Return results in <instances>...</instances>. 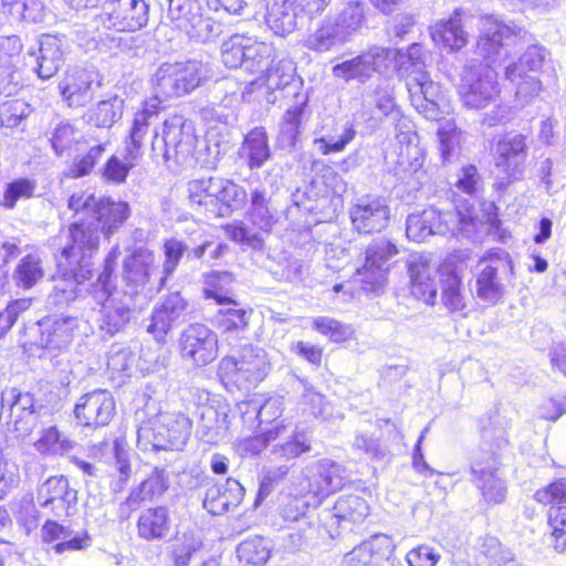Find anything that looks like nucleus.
Segmentation results:
<instances>
[{"label":"nucleus","mask_w":566,"mask_h":566,"mask_svg":"<svg viewBox=\"0 0 566 566\" xmlns=\"http://www.w3.org/2000/svg\"><path fill=\"white\" fill-rule=\"evenodd\" d=\"M390 57L391 53L387 48L374 45L355 57L335 64L332 73L345 82L357 80L364 84L375 73L387 72L390 69Z\"/></svg>","instance_id":"nucleus-12"},{"label":"nucleus","mask_w":566,"mask_h":566,"mask_svg":"<svg viewBox=\"0 0 566 566\" xmlns=\"http://www.w3.org/2000/svg\"><path fill=\"white\" fill-rule=\"evenodd\" d=\"M390 66L395 64L399 76L406 80L410 99L415 108L431 118L437 114V101L440 95V85L430 80L426 67V52L420 43H412L407 51L392 50Z\"/></svg>","instance_id":"nucleus-2"},{"label":"nucleus","mask_w":566,"mask_h":566,"mask_svg":"<svg viewBox=\"0 0 566 566\" xmlns=\"http://www.w3.org/2000/svg\"><path fill=\"white\" fill-rule=\"evenodd\" d=\"M269 29L276 35L285 36L304 25L297 0H270L264 15Z\"/></svg>","instance_id":"nucleus-24"},{"label":"nucleus","mask_w":566,"mask_h":566,"mask_svg":"<svg viewBox=\"0 0 566 566\" xmlns=\"http://www.w3.org/2000/svg\"><path fill=\"white\" fill-rule=\"evenodd\" d=\"M368 501L357 494L339 496L332 507L329 522L325 525L332 538L344 532H355L364 526L370 516Z\"/></svg>","instance_id":"nucleus-13"},{"label":"nucleus","mask_w":566,"mask_h":566,"mask_svg":"<svg viewBox=\"0 0 566 566\" xmlns=\"http://www.w3.org/2000/svg\"><path fill=\"white\" fill-rule=\"evenodd\" d=\"M549 59V52L545 46L530 45L520 56L518 62H513L505 67V78L516 86V96L523 99L539 93L542 83L535 75L542 71Z\"/></svg>","instance_id":"nucleus-9"},{"label":"nucleus","mask_w":566,"mask_h":566,"mask_svg":"<svg viewBox=\"0 0 566 566\" xmlns=\"http://www.w3.org/2000/svg\"><path fill=\"white\" fill-rule=\"evenodd\" d=\"M247 43H249V38L240 34H234L229 40L224 41L221 46L223 64L230 69H243Z\"/></svg>","instance_id":"nucleus-52"},{"label":"nucleus","mask_w":566,"mask_h":566,"mask_svg":"<svg viewBox=\"0 0 566 566\" xmlns=\"http://www.w3.org/2000/svg\"><path fill=\"white\" fill-rule=\"evenodd\" d=\"M14 274L20 283H38L44 276L40 258L33 254L22 258Z\"/></svg>","instance_id":"nucleus-61"},{"label":"nucleus","mask_w":566,"mask_h":566,"mask_svg":"<svg viewBox=\"0 0 566 566\" xmlns=\"http://www.w3.org/2000/svg\"><path fill=\"white\" fill-rule=\"evenodd\" d=\"M527 156V136L509 133L497 140L494 163L500 186L506 187L523 178Z\"/></svg>","instance_id":"nucleus-11"},{"label":"nucleus","mask_w":566,"mask_h":566,"mask_svg":"<svg viewBox=\"0 0 566 566\" xmlns=\"http://www.w3.org/2000/svg\"><path fill=\"white\" fill-rule=\"evenodd\" d=\"M209 76L207 65L197 60L164 63L154 75L155 101L191 93Z\"/></svg>","instance_id":"nucleus-5"},{"label":"nucleus","mask_w":566,"mask_h":566,"mask_svg":"<svg viewBox=\"0 0 566 566\" xmlns=\"http://www.w3.org/2000/svg\"><path fill=\"white\" fill-rule=\"evenodd\" d=\"M224 232L229 239L247 245L254 250H260L263 247V238L261 233H252L251 230L242 221H233L224 227Z\"/></svg>","instance_id":"nucleus-58"},{"label":"nucleus","mask_w":566,"mask_h":566,"mask_svg":"<svg viewBox=\"0 0 566 566\" xmlns=\"http://www.w3.org/2000/svg\"><path fill=\"white\" fill-rule=\"evenodd\" d=\"M202 543L192 531L176 532L168 545V557L172 566H189Z\"/></svg>","instance_id":"nucleus-38"},{"label":"nucleus","mask_w":566,"mask_h":566,"mask_svg":"<svg viewBox=\"0 0 566 566\" xmlns=\"http://www.w3.org/2000/svg\"><path fill=\"white\" fill-rule=\"evenodd\" d=\"M148 21V4L145 0H104L98 14L94 17L96 31L114 30L133 32Z\"/></svg>","instance_id":"nucleus-8"},{"label":"nucleus","mask_w":566,"mask_h":566,"mask_svg":"<svg viewBox=\"0 0 566 566\" xmlns=\"http://www.w3.org/2000/svg\"><path fill=\"white\" fill-rule=\"evenodd\" d=\"M180 353L195 366H207L218 356V339L206 325L192 324L181 333Z\"/></svg>","instance_id":"nucleus-20"},{"label":"nucleus","mask_w":566,"mask_h":566,"mask_svg":"<svg viewBox=\"0 0 566 566\" xmlns=\"http://www.w3.org/2000/svg\"><path fill=\"white\" fill-rule=\"evenodd\" d=\"M251 311L245 308L219 310L217 314V327L221 333H234L244 329L249 324Z\"/></svg>","instance_id":"nucleus-53"},{"label":"nucleus","mask_w":566,"mask_h":566,"mask_svg":"<svg viewBox=\"0 0 566 566\" xmlns=\"http://www.w3.org/2000/svg\"><path fill=\"white\" fill-rule=\"evenodd\" d=\"M188 306V302L180 293L177 292L167 295L163 302L154 308L150 323L147 327L148 333L151 334L157 342H165L166 336L174 326L187 319Z\"/></svg>","instance_id":"nucleus-22"},{"label":"nucleus","mask_w":566,"mask_h":566,"mask_svg":"<svg viewBox=\"0 0 566 566\" xmlns=\"http://www.w3.org/2000/svg\"><path fill=\"white\" fill-rule=\"evenodd\" d=\"M470 258L468 250H459L448 255L438 266L429 254L413 253L405 262L410 283L433 282L439 276V283H461L464 262Z\"/></svg>","instance_id":"nucleus-7"},{"label":"nucleus","mask_w":566,"mask_h":566,"mask_svg":"<svg viewBox=\"0 0 566 566\" xmlns=\"http://www.w3.org/2000/svg\"><path fill=\"white\" fill-rule=\"evenodd\" d=\"M348 42L363 29L366 22V4L361 0H347L342 3L332 20Z\"/></svg>","instance_id":"nucleus-37"},{"label":"nucleus","mask_w":566,"mask_h":566,"mask_svg":"<svg viewBox=\"0 0 566 566\" xmlns=\"http://www.w3.org/2000/svg\"><path fill=\"white\" fill-rule=\"evenodd\" d=\"M248 193L245 189L231 179L219 177L216 193L213 216L216 218H228L234 211L241 210L247 203Z\"/></svg>","instance_id":"nucleus-34"},{"label":"nucleus","mask_w":566,"mask_h":566,"mask_svg":"<svg viewBox=\"0 0 566 566\" xmlns=\"http://www.w3.org/2000/svg\"><path fill=\"white\" fill-rule=\"evenodd\" d=\"M187 250V245L177 239L166 240L164 244L165 262L163 275L158 279L159 283H165L169 275L176 270L180 259Z\"/></svg>","instance_id":"nucleus-62"},{"label":"nucleus","mask_w":566,"mask_h":566,"mask_svg":"<svg viewBox=\"0 0 566 566\" xmlns=\"http://www.w3.org/2000/svg\"><path fill=\"white\" fill-rule=\"evenodd\" d=\"M94 73L85 69L69 71L60 82L59 88L70 107L85 106L93 99Z\"/></svg>","instance_id":"nucleus-29"},{"label":"nucleus","mask_w":566,"mask_h":566,"mask_svg":"<svg viewBox=\"0 0 566 566\" xmlns=\"http://www.w3.org/2000/svg\"><path fill=\"white\" fill-rule=\"evenodd\" d=\"M103 293L106 294L102 303L105 312L104 324L109 333H117L128 324L138 308L137 292L111 285L109 289H104Z\"/></svg>","instance_id":"nucleus-21"},{"label":"nucleus","mask_w":566,"mask_h":566,"mask_svg":"<svg viewBox=\"0 0 566 566\" xmlns=\"http://www.w3.org/2000/svg\"><path fill=\"white\" fill-rule=\"evenodd\" d=\"M396 166L402 172L417 171L424 161V151L419 146V137L415 132H400L396 136Z\"/></svg>","instance_id":"nucleus-35"},{"label":"nucleus","mask_w":566,"mask_h":566,"mask_svg":"<svg viewBox=\"0 0 566 566\" xmlns=\"http://www.w3.org/2000/svg\"><path fill=\"white\" fill-rule=\"evenodd\" d=\"M353 228L364 234L380 232L387 228L390 207L384 197L365 196L357 199L349 210Z\"/></svg>","instance_id":"nucleus-19"},{"label":"nucleus","mask_w":566,"mask_h":566,"mask_svg":"<svg viewBox=\"0 0 566 566\" xmlns=\"http://www.w3.org/2000/svg\"><path fill=\"white\" fill-rule=\"evenodd\" d=\"M85 136L71 123H59L50 137L51 146L56 156H63L73 146H80Z\"/></svg>","instance_id":"nucleus-45"},{"label":"nucleus","mask_w":566,"mask_h":566,"mask_svg":"<svg viewBox=\"0 0 566 566\" xmlns=\"http://www.w3.org/2000/svg\"><path fill=\"white\" fill-rule=\"evenodd\" d=\"M312 327L319 335L326 337L331 343L343 344L353 339L355 329L352 325L345 324L334 317L317 316L312 319Z\"/></svg>","instance_id":"nucleus-44"},{"label":"nucleus","mask_w":566,"mask_h":566,"mask_svg":"<svg viewBox=\"0 0 566 566\" xmlns=\"http://www.w3.org/2000/svg\"><path fill=\"white\" fill-rule=\"evenodd\" d=\"M522 29L515 24H506L493 17L481 19V34L476 42V51L484 59L495 61L502 51L514 45Z\"/></svg>","instance_id":"nucleus-16"},{"label":"nucleus","mask_w":566,"mask_h":566,"mask_svg":"<svg viewBox=\"0 0 566 566\" xmlns=\"http://www.w3.org/2000/svg\"><path fill=\"white\" fill-rule=\"evenodd\" d=\"M476 488L480 492V503L485 509H492L506 501L507 488L505 482L494 472L483 471L476 479Z\"/></svg>","instance_id":"nucleus-41"},{"label":"nucleus","mask_w":566,"mask_h":566,"mask_svg":"<svg viewBox=\"0 0 566 566\" xmlns=\"http://www.w3.org/2000/svg\"><path fill=\"white\" fill-rule=\"evenodd\" d=\"M269 370L265 358L252 349H244L239 357L226 356L218 367V377L228 391L255 388Z\"/></svg>","instance_id":"nucleus-6"},{"label":"nucleus","mask_w":566,"mask_h":566,"mask_svg":"<svg viewBox=\"0 0 566 566\" xmlns=\"http://www.w3.org/2000/svg\"><path fill=\"white\" fill-rule=\"evenodd\" d=\"M250 208L247 211L248 221L262 232H270L274 223V218L269 210L266 191L258 187L252 190Z\"/></svg>","instance_id":"nucleus-42"},{"label":"nucleus","mask_w":566,"mask_h":566,"mask_svg":"<svg viewBox=\"0 0 566 566\" xmlns=\"http://www.w3.org/2000/svg\"><path fill=\"white\" fill-rule=\"evenodd\" d=\"M244 497V488L233 479L228 478L223 484H213L208 488L203 507L211 515H222L223 513L238 507Z\"/></svg>","instance_id":"nucleus-27"},{"label":"nucleus","mask_w":566,"mask_h":566,"mask_svg":"<svg viewBox=\"0 0 566 566\" xmlns=\"http://www.w3.org/2000/svg\"><path fill=\"white\" fill-rule=\"evenodd\" d=\"M98 203L99 198H96L93 192L78 190L69 198L67 207L74 212V216H78L80 220H84L85 217L94 218Z\"/></svg>","instance_id":"nucleus-57"},{"label":"nucleus","mask_w":566,"mask_h":566,"mask_svg":"<svg viewBox=\"0 0 566 566\" xmlns=\"http://www.w3.org/2000/svg\"><path fill=\"white\" fill-rule=\"evenodd\" d=\"M265 84L269 90H281L294 78L295 66L291 60H280L265 70Z\"/></svg>","instance_id":"nucleus-51"},{"label":"nucleus","mask_w":566,"mask_h":566,"mask_svg":"<svg viewBox=\"0 0 566 566\" xmlns=\"http://www.w3.org/2000/svg\"><path fill=\"white\" fill-rule=\"evenodd\" d=\"M130 216L129 205L111 198H99L98 208L91 221L73 222L65 235V243L56 255L57 268L63 281L83 283L85 277L75 274L77 264L84 256L98 249L101 233L109 238Z\"/></svg>","instance_id":"nucleus-1"},{"label":"nucleus","mask_w":566,"mask_h":566,"mask_svg":"<svg viewBox=\"0 0 566 566\" xmlns=\"http://www.w3.org/2000/svg\"><path fill=\"white\" fill-rule=\"evenodd\" d=\"M82 144L86 145V150L73 158L66 172L70 178L88 176L111 146L112 137L108 132L104 135L87 134Z\"/></svg>","instance_id":"nucleus-28"},{"label":"nucleus","mask_w":566,"mask_h":566,"mask_svg":"<svg viewBox=\"0 0 566 566\" xmlns=\"http://www.w3.org/2000/svg\"><path fill=\"white\" fill-rule=\"evenodd\" d=\"M123 99L114 96L109 99L101 101L90 112L88 122L97 127H112L118 120L123 113Z\"/></svg>","instance_id":"nucleus-49"},{"label":"nucleus","mask_w":566,"mask_h":566,"mask_svg":"<svg viewBox=\"0 0 566 566\" xmlns=\"http://www.w3.org/2000/svg\"><path fill=\"white\" fill-rule=\"evenodd\" d=\"M64 43L62 39L52 35H44L40 40L39 52L30 53L35 64L34 71L42 80L54 76L64 62Z\"/></svg>","instance_id":"nucleus-30"},{"label":"nucleus","mask_w":566,"mask_h":566,"mask_svg":"<svg viewBox=\"0 0 566 566\" xmlns=\"http://www.w3.org/2000/svg\"><path fill=\"white\" fill-rule=\"evenodd\" d=\"M461 10L455 9L448 20H441L430 28L432 41L451 51H459L468 43L469 34L463 29Z\"/></svg>","instance_id":"nucleus-31"},{"label":"nucleus","mask_w":566,"mask_h":566,"mask_svg":"<svg viewBox=\"0 0 566 566\" xmlns=\"http://www.w3.org/2000/svg\"><path fill=\"white\" fill-rule=\"evenodd\" d=\"M36 500L49 515L56 518H66L77 512V491L64 475L48 478L38 489Z\"/></svg>","instance_id":"nucleus-14"},{"label":"nucleus","mask_w":566,"mask_h":566,"mask_svg":"<svg viewBox=\"0 0 566 566\" xmlns=\"http://www.w3.org/2000/svg\"><path fill=\"white\" fill-rule=\"evenodd\" d=\"M133 168L119 156L112 155L102 168L103 178L114 185L124 184Z\"/></svg>","instance_id":"nucleus-64"},{"label":"nucleus","mask_w":566,"mask_h":566,"mask_svg":"<svg viewBox=\"0 0 566 566\" xmlns=\"http://www.w3.org/2000/svg\"><path fill=\"white\" fill-rule=\"evenodd\" d=\"M157 147L164 149L166 160L174 159L180 166L191 160L195 137L191 126L181 115H174L164 122L161 136L155 132L151 148L156 150Z\"/></svg>","instance_id":"nucleus-10"},{"label":"nucleus","mask_w":566,"mask_h":566,"mask_svg":"<svg viewBox=\"0 0 566 566\" xmlns=\"http://www.w3.org/2000/svg\"><path fill=\"white\" fill-rule=\"evenodd\" d=\"M542 506L566 505V478H557L537 489L533 495Z\"/></svg>","instance_id":"nucleus-50"},{"label":"nucleus","mask_w":566,"mask_h":566,"mask_svg":"<svg viewBox=\"0 0 566 566\" xmlns=\"http://www.w3.org/2000/svg\"><path fill=\"white\" fill-rule=\"evenodd\" d=\"M356 130L353 123L344 126L343 133L337 139L321 137L314 140L317 150L323 155L343 151L346 146L355 138Z\"/></svg>","instance_id":"nucleus-59"},{"label":"nucleus","mask_w":566,"mask_h":566,"mask_svg":"<svg viewBox=\"0 0 566 566\" xmlns=\"http://www.w3.org/2000/svg\"><path fill=\"white\" fill-rule=\"evenodd\" d=\"M482 226L472 208L465 211L448 210L439 211L430 207L421 212H415L408 216L406 221V235L415 242H422L430 235H462L473 238Z\"/></svg>","instance_id":"nucleus-3"},{"label":"nucleus","mask_w":566,"mask_h":566,"mask_svg":"<svg viewBox=\"0 0 566 566\" xmlns=\"http://www.w3.org/2000/svg\"><path fill=\"white\" fill-rule=\"evenodd\" d=\"M34 190L35 184L28 178L13 180L6 188L2 205L11 209L15 206L17 201L31 198Z\"/></svg>","instance_id":"nucleus-60"},{"label":"nucleus","mask_w":566,"mask_h":566,"mask_svg":"<svg viewBox=\"0 0 566 566\" xmlns=\"http://www.w3.org/2000/svg\"><path fill=\"white\" fill-rule=\"evenodd\" d=\"M154 262V254L147 250L136 251L132 256L125 261V271L127 272V283H139L143 280H156L153 277L151 263Z\"/></svg>","instance_id":"nucleus-48"},{"label":"nucleus","mask_w":566,"mask_h":566,"mask_svg":"<svg viewBox=\"0 0 566 566\" xmlns=\"http://www.w3.org/2000/svg\"><path fill=\"white\" fill-rule=\"evenodd\" d=\"M31 112L30 105L22 99L7 101L0 105V122L6 128L18 127Z\"/></svg>","instance_id":"nucleus-55"},{"label":"nucleus","mask_w":566,"mask_h":566,"mask_svg":"<svg viewBox=\"0 0 566 566\" xmlns=\"http://www.w3.org/2000/svg\"><path fill=\"white\" fill-rule=\"evenodd\" d=\"M35 401L30 392H22L15 387L7 388L1 395V417H7V424L18 436L32 432Z\"/></svg>","instance_id":"nucleus-18"},{"label":"nucleus","mask_w":566,"mask_h":566,"mask_svg":"<svg viewBox=\"0 0 566 566\" xmlns=\"http://www.w3.org/2000/svg\"><path fill=\"white\" fill-rule=\"evenodd\" d=\"M40 345L43 348L60 349L71 343L74 336L75 318L46 316L39 321Z\"/></svg>","instance_id":"nucleus-32"},{"label":"nucleus","mask_w":566,"mask_h":566,"mask_svg":"<svg viewBox=\"0 0 566 566\" xmlns=\"http://www.w3.org/2000/svg\"><path fill=\"white\" fill-rule=\"evenodd\" d=\"M348 43L332 19L321 21L317 28L304 39V46L317 53L337 50Z\"/></svg>","instance_id":"nucleus-36"},{"label":"nucleus","mask_w":566,"mask_h":566,"mask_svg":"<svg viewBox=\"0 0 566 566\" xmlns=\"http://www.w3.org/2000/svg\"><path fill=\"white\" fill-rule=\"evenodd\" d=\"M172 515L168 506L156 505L143 510L136 520L137 536L146 542L165 539L172 528Z\"/></svg>","instance_id":"nucleus-25"},{"label":"nucleus","mask_w":566,"mask_h":566,"mask_svg":"<svg viewBox=\"0 0 566 566\" xmlns=\"http://www.w3.org/2000/svg\"><path fill=\"white\" fill-rule=\"evenodd\" d=\"M394 553L391 539L377 534L355 546L343 558V566H385Z\"/></svg>","instance_id":"nucleus-23"},{"label":"nucleus","mask_w":566,"mask_h":566,"mask_svg":"<svg viewBox=\"0 0 566 566\" xmlns=\"http://www.w3.org/2000/svg\"><path fill=\"white\" fill-rule=\"evenodd\" d=\"M458 95L462 105L469 109H483L494 105L496 109L485 114L483 119L490 127L506 118L505 111L496 103L500 97L497 74L488 65H467L458 84Z\"/></svg>","instance_id":"nucleus-4"},{"label":"nucleus","mask_w":566,"mask_h":566,"mask_svg":"<svg viewBox=\"0 0 566 566\" xmlns=\"http://www.w3.org/2000/svg\"><path fill=\"white\" fill-rule=\"evenodd\" d=\"M440 153L443 161H448L453 154L455 146L460 143L461 132L451 122L442 123L438 128Z\"/></svg>","instance_id":"nucleus-63"},{"label":"nucleus","mask_w":566,"mask_h":566,"mask_svg":"<svg viewBox=\"0 0 566 566\" xmlns=\"http://www.w3.org/2000/svg\"><path fill=\"white\" fill-rule=\"evenodd\" d=\"M116 405L107 390H93L84 394L74 406L77 423L85 428L107 426L115 416Z\"/></svg>","instance_id":"nucleus-17"},{"label":"nucleus","mask_w":566,"mask_h":566,"mask_svg":"<svg viewBox=\"0 0 566 566\" xmlns=\"http://www.w3.org/2000/svg\"><path fill=\"white\" fill-rule=\"evenodd\" d=\"M237 555L240 563L245 566H260L270 558V549L263 537L254 536L238 545Z\"/></svg>","instance_id":"nucleus-46"},{"label":"nucleus","mask_w":566,"mask_h":566,"mask_svg":"<svg viewBox=\"0 0 566 566\" xmlns=\"http://www.w3.org/2000/svg\"><path fill=\"white\" fill-rule=\"evenodd\" d=\"M70 533L66 526L55 520H46L41 527L42 542L46 544L55 543L53 549L56 554H63L69 551H83L91 545L92 537L87 531H82L71 539L60 541L69 536Z\"/></svg>","instance_id":"nucleus-33"},{"label":"nucleus","mask_w":566,"mask_h":566,"mask_svg":"<svg viewBox=\"0 0 566 566\" xmlns=\"http://www.w3.org/2000/svg\"><path fill=\"white\" fill-rule=\"evenodd\" d=\"M169 489V474L163 468H154L151 472L125 497L123 505L128 511H136L144 503L153 502L161 497Z\"/></svg>","instance_id":"nucleus-26"},{"label":"nucleus","mask_w":566,"mask_h":566,"mask_svg":"<svg viewBox=\"0 0 566 566\" xmlns=\"http://www.w3.org/2000/svg\"><path fill=\"white\" fill-rule=\"evenodd\" d=\"M398 254V248L385 238L373 240L365 250L364 263L356 268V283H384L388 281L389 261Z\"/></svg>","instance_id":"nucleus-15"},{"label":"nucleus","mask_w":566,"mask_h":566,"mask_svg":"<svg viewBox=\"0 0 566 566\" xmlns=\"http://www.w3.org/2000/svg\"><path fill=\"white\" fill-rule=\"evenodd\" d=\"M305 104V102L297 103L285 111L279 135V143L283 147H293L295 145L300 134Z\"/></svg>","instance_id":"nucleus-47"},{"label":"nucleus","mask_w":566,"mask_h":566,"mask_svg":"<svg viewBox=\"0 0 566 566\" xmlns=\"http://www.w3.org/2000/svg\"><path fill=\"white\" fill-rule=\"evenodd\" d=\"M274 48L270 43L258 42L249 38L245 44L243 69L249 73H264L273 63Z\"/></svg>","instance_id":"nucleus-43"},{"label":"nucleus","mask_w":566,"mask_h":566,"mask_svg":"<svg viewBox=\"0 0 566 566\" xmlns=\"http://www.w3.org/2000/svg\"><path fill=\"white\" fill-rule=\"evenodd\" d=\"M241 156L247 158L250 169L260 168L271 157L268 135L263 127H255L245 135Z\"/></svg>","instance_id":"nucleus-39"},{"label":"nucleus","mask_w":566,"mask_h":566,"mask_svg":"<svg viewBox=\"0 0 566 566\" xmlns=\"http://www.w3.org/2000/svg\"><path fill=\"white\" fill-rule=\"evenodd\" d=\"M158 104L155 99L154 102H147L145 107L135 114L128 139L144 145V138L148 134L150 120L157 115Z\"/></svg>","instance_id":"nucleus-56"},{"label":"nucleus","mask_w":566,"mask_h":566,"mask_svg":"<svg viewBox=\"0 0 566 566\" xmlns=\"http://www.w3.org/2000/svg\"><path fill=\"white\" fill-rule=\"evenodd\" d=\"M219 177L193 179L188 182V199L192 208L213 216Z\"/></svg>","instance_id":"nucleus-40"},{"label":"nucleus","mask_w":566,"mask_h":566,"mask_svg":"<svg viewBox=\"0 0 566 566\" xmlns=\"http://www.w3.org/2000/svg\"><path fill=\"white\" fill-rule=\"evenodd\" d=\"M311 450L312 442L307 434L304 431H295L285 442L277 447L276 452H279L281 459L291 461L300 458Z\"/></svg>","instance_id":"nucleus-54"}]
</instances>
